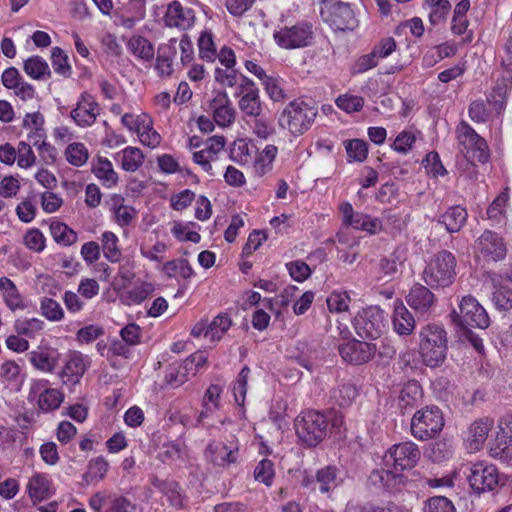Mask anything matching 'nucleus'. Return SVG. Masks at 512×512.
Masks as SVG:
<instances>
[{
	"label": "nucleus",
	"mask_w": 512,
	"mask_h": 512,
	"mask_svg": "<svg viewBox=\"0 0 512 512\" xmlns=\"http://www.w3.org/2000/svg\"><path fill=\"white\" fill-rule=\"evenodd\" d=\"M344 417L336 411L306 409L294 420V428L299 441L306 447H316L327 436L328 427L339 430Z\"/></svg>",
	"instance_id": "obj_1"
},
{
	"label": "nucleus",
	"mask_w": 512,
	"mask_h": 512,
	"mask_svg": "<svg viewBox=\"0 0 512 512\" xmlns=\"http://www.w3.org/2000/svg\"><path fill=\"white\" fill-rule=\"evenodd\" d=\"M456 265L457 260L452 252L438 251L426 262L422 279L431 289L449 287L456 277Z\"/></svg>",
	"instance_id": "obj_2"
},
{
	"label": "nucleus",
	"mask_w": 512,
	"mask_h": 512,
	"mask_svg": "<svg viewBox=\"0 0 512 512\" xmlns=\"http://www.w3.org/2000/svg\"><path fill=\"white\" fill-rule=\"evenodd\" d=\"M455 139L458 151L470 163L485 164L490 159L487 141L465 120H461L455 128Z\"/></svg>",
	"instance_id": "obj_3"
},
{
	"label": "nucleus",
	"mask_w": 512,
	"mask_h": 512,
	"mask_svg": "<svg viewBox=\"0 0 512 512\" xmlns=\"http://www.w3.org/2000/svg\"><path fill=\"white\" fill-rule=\"evenodd\" d=\"M318 109L301 99L289 102L281 111L278 124L293 136L303 135L313 125Z\"/></svg>",
	"instance_id": "obj_4"
},
{
	"label": "nucleus",
	"mask_w": 512,
	"mask_h": 512,
	"mask_svg": "<svg viewBox=\"0 0 512 512\" xmlns=\"http://www.w3.org/2000/svg\"><path fill=\"white\" fill-rule=\"evenodd\" d=\"M419 352L425 365L429 367L440 366L447 352V337L443 327L429 324L420 332Z\"/></svg>",
	"instance_id": "obj_5"
},
{
	"label": "nucleus",
	"mask_w": 512,
	"mask_h": 512,
	"mask_svg": "<svg viewBox=\"0 0 512 512\" xmlns=\"http://www.w3.org/2000/svg\"><path fill=\"white\" fill-rule=\"evenodd\" d=\"M320 16L334 31H353L359 25L353 6L342 0H322Z\"/></svg>",
	"instance_id": "obj_6"
},
{
	"label": "nucleus",
	"mask_w": 512,
	"mask_h": 512,
	"mask_svg": "<svg viewBox=\"0 0 512 512\" xmlns=\"http://www.w3.org/2000/svg\"><path fill=\"white\" fill-rule=\"evenodd\" d=\"M275 43L282 49L293 50L312 45L314 40L313 24L306 20L294 24L279 26L273 33Z\"/></svg>",
	"instance_id": "obj_7"
},
{
	"label": "nucleus",
	"mask_w": 512,
	"mask_h": 512,
	"mask_svg": "<svg viewBox=\"0 0 512 512\" xmlns=\"http://www.w3.org/2000/svg\"><path fill=\"white\" fill-rule=\"evenodd\" d=\"M445 425L442 410L436 405L417 410L411 419V434L420 441L435 438Z\"/></svg>",
	"instance_id": "obj_8"
},
{
	"label": "nucleus",
	"mask_w": 512,
	"mask_h": 512,
	"mask_svg": "<svg viewBox=\"0 0 512 512\" xmlns=\"http://www.w3.org/2000/svg\"><path fill=\"white\" fill-rule=\"evenodd\" d=\"M460 312L453 310V322L460 328L474 327L486 329L490 318L485 308L471 295L464 296L459 304Z\"/></svg>",
	"instance_id": "obj_9"
},
{
	"label": "nucleus",
	"mask_w": 512,
	"mask_h": 512,
	"mask_svg": "<svg viewBox=\"0 0 512 512\" xmlns=\"http://www.w3.org/2000/svg\"><path fill=\"white\" fill-rule=\"evenodd\" d=\"M352 323L361 338L378 339L386 330L384 311L379 306H368L358 311Z\"/></svg>",
	"instance_id": "obj_10"
},
{
	"label": "nucleus",
	"mask_w": 512,
	"mask_h": 512,
	"mask_svg": "<svg viewBox=\"0 0 512 512\" xmlns=\"http://www.w3.org/2000/svg\"><path fill=\"white\" fill-rule=\"evenodd\" d=\"M467 480L477 494L493 491L499 484V471L497 466L492 463L477 461L471 463Z\"/></svg>",
	"instance_id": "obj_11"
},
{
	"label": "nucleus",
	"mask_w": 512,
	"mask_h": 512,
	"mask_svg": "<svg viewBox=\"0 0 512 512\" xmlns=\"http://www.w3.org/2000/svg\"><path fill=\"white\" fill-rule=\"evenodd\" d=\"M420 458V450L412 441L394 444L384 455L383 462L386 467L392 466L394 470L402 472L412 469Z\"/></svg>",
	"instance_id": "obj_12"
},
{
	"label": "nucleus",
	"mask_w": 512,
	"mask_h": 512,
	"mask_svg": "<svg viewBox=\"0 0 512 512\" xmlns=\"http://www.w3.org/2000/svg\"><path fill=\"white\" fill-rule=\"evenodd\" d=\"M29 398L36 400L40 412L50 413L59 409L64 402L65 394L57 388H51L49 380L38 379L31 384Z\"/></svg>",
	"instance_id": "obj_13"
},
{
	"label": "nucleus",
	"mask_w": 512,
	"mask_h": 512,
	"mask_svg": "<svg viewBox=\"0 0 512 512\" xmlns=\"http://www.w3.org/2000/svg\"><path fill=\"white\" fill-rule=\"evenodd\" d=\"M234 96L238 98V108L245 120L263 113L264 105L260 97V90L252 79L245 78L244 83L235 91Z\"/></svg>",
	"instance_id": "obj_14"
},
{
	"label": "nucleus",
	"mask_w": 512,
	"mask_h": 512,
	"mask_svg": "<svg viewBox=\"0 0 512 512\" xmlns=\"http://www.w3.org/2000/svg\"><path fill=\"white\" fill-rule=\"evenodd\" d=\"M233 325L232 318L228 313L217 314L211 322L208 320L198 321L191 329V336L194 338L203 337L209 342H220Z\"/></svg>",
	"instance_id": "obj_15"
},
{
	"label": "nucleus",
	"mask_w": 512,
	"mask_h": 512,
	"mask_svg": "<svg viewBox=\"0 0 512 512\" xmlns=\"http://www.w3.org/2000/svg\"><path fill=\"white\" fill-rule=\"evenodd\" d=\"M474 251L477 257L486 262H498L507 255L504 239L496 232L485 230L475 241Z\"/></svg>",
	"instance_id": "obj_16"
},
{
	"label": "nucleus",
	"mask_w": 512,
	"mask_h": 512,
	"mask_svg": "<svg viewBox=\"0 0 512 512\" xmlns=\"http://www.w3.org/2000/svg\"><path fill=\"white\" fill-rule=\"evenodd\" d=\"M339 212L342 216V226L352 227L358 231H365L371 235L382 230V222L379 218L372 217L362 212L354 211L352 204L348 201L339 205Z\"/></svg>",
	"instance_id": "obj_17"
},
{
	"label": "nucleus",
	"mask_w": 512,
	"mask_h": 512,
	"mask_svg": "<svg viewBox=\"0 0 512 512\" xmlns=\"http://www.w3.org/2000/svg\"><path fill=\"white\" fill-rule=\"evenodd\" d=\"M90 365L91 359L88 355L76 350L70 351L59 372L62 384L69 388L79 384Z\"/></svg>",
	"instance_id": "obj_18"
},
{
	"label": "nucleus",
	"mask_w": 512,
	"mask_h": 512,
	"mask_svg": "<svg viewBox=\"0 0 512 512\" xmlns=\"http://www.w3.org/2000/svg\"><path fill=\"white\" fill-rule=\"evenodd\" d=\"M338 352L344 362L351 365H363L374 358L377 344L352 339L338 346Z\"/></svg>",
	"instance_id": "obj_19"
},
{
	"label": "nucleus",
	"mask_w": 512,
	"mask_h": 512,
	"mask_svg": "<svg viewBox=\"0 0 512 512\" xmlns=\"http://www.w3.org/2000/svg\"><path fill=\"white\" fill-rule=\"evenodd\" d=\"M100 104L95 97L84 91L80 94L74 108L70 112L73 122L81 128L91 127L100 115Z\"/></svg>",
	"instance_id": "obj_20"
},
{
	"label": "nucleus",
	"mask_w": 512,
	"mask_h": 512,
	"mask_svg": "<svg viewBox=\"0 0 512 512\" xmlns=\"http://www.w3.org/2000/svg\"><path fill=\"white\" fill-rule=\"evenodd\" d=\"M94 512H136L137 507L131 500L115 493L97 492L89 499Z\"/></svg>",
	"instance_id": "obj_21"
},
{
	"label": "nucleus",
	"mask_w": 512,
	"mask_h": 512,
	"mask_svg": "<svg viewBox=\"0 0 512 512\" xmlns=\"http://www.w3.org/2000/svg\"><path fill=\"white\" fill-rule=\"evenodd\" d=\"M225 145L226 139L224 136H212L204 143L203 149L193 153L192 160L208 175L215 176L212 162L218 160L219 154L223 152Z\"/></svg>",
	"instance_id": "obj_22"
},
{
	"label": "nucleus",
	"mask_w": 512,
	"mask_h": 512,
	"mask_svg": "<svg viewBox=\"0 0 512 512\" xmlns=\"http://www.w3.org/2000/svg\"><path fill=\"white\" fill-rule=\"evenodd\" d=\"M204 455L214 466L227 467L238 461L239 445L237 442L227 445L220 441L211 440L206 446Z\"/></svg>",
	"instance_id": "obj_23"
},
{
	"label": "nucleus",
	"mask_w": 512,
	"mask_h": 512,
	"mask_svg": "<svg viewBox=\"0 0 512 512\" xmlns=\"http://www.w3.org/2000/svg\"><path fill=\"white\" fill-rule=\"evenodd\" d=\"M214 122L220 127H229L235 121L236 110L225 91H219L209 103Z\"/></svg>",
	"instance_id": "obj_24"
},
{
	"label": "nucleus",
	"mask_w": 512,
	"mask_h": 512,
	"mask_svg": "<svg viewBox=\"0 0 512 512\" xmlns=\"http://www.w3.org/2000/svg\"><path fill=\"white\" fill-rule=\"evenodd\" d=\"M164 22L168 27H175L182 31L189 30L195 23V11L174 0L167 6Z\"/></svg>",
	"instance_id": "obj_25"
},
{
	"label": "nucleus",
	"mask_w": 512,
	"mask_h": 512,
	"mask_svg": "<svg viewBox=\"0 0 512 512\" xmlns=\"http://www.w3.org/2000/svg\"><path fill=\"white\" fill-rule=\"evenodd\" d=\"M493 425L494 421L489 418H480L475 420L468 427L463 438L466 448L470 452L479 451L487 440L488 434L493 428Z\"/></svg>",
	"instance_id": "obj_26"
},
{
	"label": "nucleus",
	"mask_w": 512,
	"mask_h": 512,
	"mask_svg": "<svg viewBox=\"0 0 512 512\" xmlns=\"http://www.w3.org/2000/svg\"><path fill=\"white\" fill-rule=\"evenodd\" d=\"M177 54V39L171 38L157 49L154 70L158 77L168 78L174 72V59Z\"/></svg>",
	"instance_id": "obj_27"
},
{
	"label": "nucleus",
	"mask_w": 512,
	"mask_h": 512,
	"mask_svg": "<svg viewBox=\"0 0 512 512\" xmlns=\"http://www.w3.org/2000/svg\"><path fill=\"white\" fill-rule=\"evenodd\" d=\"M24 383L22 368L15 360H6L0 365V384L9 393L19 392Z\"/></svg>",
	"instance_id": "obj_28"
},
{
	"label": "nucleus",
	"mask_w": 512,
	"mask_h": 512,
	"mask_svg": "<svg viewBox=\"0 0 512 512\" xmlns=\"http://www.w3.org/2000/svg\"><path fill=\"white\" fill-rule=\"evenodd\" d=\"M0 296L5 306L12 312L24 310L26 304L16 284L8 277H0Z\"/></svg>",
	"instance_id": "obj_29"
},
{
	"label": "nucleus",
	"mask_w": 512,
	"mask_h": 512,
	"mask_svg": "<svg viewBox=\"0 0 512 512\" xmlns=\"http://www.w3.org/2000/svg\"><path fill=\"white\" fill-rule=\"evenodd\" d=\"M435 302V295L428 286L416 283L412 286L408 296L407 303L418 312L428 311Z\"/></svg>",
	"instance_id": "obj_30"
},
{
	"label": "nucleus",
	"mask_w": 512,
	"mask_h": 512,
	"mask_svg": "<svg viewBox=\"0 0 512 512\" xmlns=\"http://www.w3.org/2000/svg\"><path fill=\"white\" fill-rule=\"evenodd\" d=\"M52 482L46 473H35L27 483V491L31 500L41 502L52 495Z\"/></svg>",
	"instance_id": "obj_31"
},
{
	"label": "nucleus",
	"mask_w": 512,
	"mask_h": 512,
	"mask_svg": "<svg viewBox=\"0 0 512 512\" xmlns=\"http://www.w3.org/2000/svg\"><path fill=\"white\" fill-rule=\"evenodd\" d=\"M44 117L40 112L27 113L23 119V127L30 129L28 139L33 140L34 145H38L41 142V149H50L51 146L46 144L45 133L43 129Z\"/></svg>",
	"instance_id": "obj_32"
},
{
	"label": "nucleus",
	"mask_w": 512,
	"mask_h": 512,
	"mask_svg": "<svg viewBox=\"0 0 512 512\" xmlns=\"http://www.w3.org/2000/svg\"><path fill=\"white\" fill-rule=\"evenodd\" d=\"M503 277L501 275H494L492 281V296L491 300L494 307L499 311L512 310V288L502 284Z\"/></svg>",
	"instance_id": "obj_33"
},
{
	"label": "nucleus",
	"mask_w": 512,
	"mask_h": 512,
	"mask_svg": "<svg viewBox=\"0 0 512 512\" xmlns=\"http://www.w3.org/2000/svg\"><path fill=\"white\" fill-rule=\"evenodd\" d=\"M467 218L466 208L461 205H454L439 216L438 222L443 224L449 233H456L465 225Z\"/></svg>",
	"instance_id": "obj_34"
},
{
	"label": "nucleus",
	"mask_w": 512,
	"mask_h": 512,
	"mask_svg": "<svg viewBox=\"0 0 512 512\" xmlns=\"http://www.w3.org/2000/svg\"><path fill=\"white\" fill-rule=\"evenodd\" d=\"M92 172L103 186L111 188L118 182V174L113 168L112 162L102 156H98L92 163Z\"/></svg>",
	"instance_id": "obj_35"
},
{
	"label": "nucleus",
	"mask_w": 512,
	"mask_h": 512,
	"mask_svg": "<svg viewBox=\"0 0 512 512\" xmlns=\"http://www.w3.org/2000/svg\"><path fill=\"white\" fill-rule=\"evenodd\" d=\"M403 475L399 471L380 468L373 470L369 475L370 483L378 488L390 491L402 483Z\"/></svg>",
	"instance_id": "obj_36"
},
{
	"label": "nucleus",
	"mask_w": 512,
	"mask_h": 512,
	"mask_svg": "<svg viewBox=\"0 0 512 512\" xmlns=\"http://www.w3.org/2000/svg\"><path fill=\"white\" fill-rule=\"evenodd\" d=\"M278 154V148L275 145H267L262 152L258 153L252 165V172L256 177H263L273 169V163Z\"/></svg>",
	"instance_id": "obj_37"
},
{
	"label": "nucleus",
	"mask_w": 512,
	"mask_h": 512,
	"mask_svg": "<svg viewBox=\"0 0 512 512\" xmlns=\"http://www.w3.org/2000/svg\"><path fill=\"white\" fill-rule=\"evenodd\" d=\"M393 327L399 335H409L415 328V320L402 302L395 303L392 317Z\"/></svg>",
	"instance_id": "obj_38"
},
{
	"label": "nucleus",
	"mask_w": 512,
	"mask_h": 512,
	"mask_svg": "<svg viewBox=\"0 0 512 512\" xmlns=\"http://www.w3.org/2000/svg\"><path fill=\"white\" fill-rule=\"evenodd\" d=\"M111 212L114 222L122 228L130 226L138 214L134 207L124 204V198L120 196L113 199Z\"/></svg>",
	"instance_id": "obj_39"
},
{
	"label": "nucleus",
	"mask_w": 512,
	"mask_h": 512,
	"mask_svg": "<svg viewBox=\"0 0 512 512\" xmlns=\"http://www.w3.org/2000/svg\"><path fill=\"white\" fill-rule=\"evenodd\" d=\"M13 328L18 335L34 339L45 329V322L36 317H20L14 321Z\"/></svg>",
	"instance_id": "obj_40"
},
{
	"label": "nucleus",
	"mask_w": 512,
	"mask_h": 512,
	"mask_svg": "<svg viewBox=\"0 0 512 512\" xmlns=\"http://www.w3.org/2000/svg\"><path fill=\"white\" fill-rule=\"evenodd\" d=\"M104 257L111 263H117L122 258V250L118 236L112 231H104L100 237Z\"/></svg>",
	"instance_id": "obj_41"
},
{
	"label": "nucleus",
	"mask_w": 512,
	"mask_h": 512,
	"mask_svg": "<svg viewBox=\"0 0 512 512\" xmlns=\"http://www.w3.org/2000/svg\"><path fill=\"white\" fill-rule=\"evenodd\" d=\"M222 393L223 387L221 385L211 384L208 386L203 396V410L199 414L198 421H203L208 417L209 413L214 412L220 408Z\"/></svg>",
	"instance_id": "obj_42"
},
{
	"label": "nucleus",
	"mask_w": 512,
	"mask_h": 512,
	"mask_svg": "<svg viewBox=\"0 0 512 512\" xmlns=\"http://www.w3.org/2000/svg\"><path fill=\"white\" fill-rule=\"evenodd\" d=\"M151 484L168 498L172 506L179 507L182 505L181 487L177 482L162 480L154 476L151 478Z\"/></svg>",
	"instance_id": "obj_43"
},
{
	"label": "nucleus",
	"mask_w": 512,
	"mask_h": 512,
	"mask_svg": "<svg viewBox=\"0 0 512 512\" xmlns=\"http://www.w3.org/2000/svg\"><path fill=\"white\" fill-rule=\"evenodd\" d=\"M128 50L138 59L151 63L155 50L153 44L143 36H133L127 43Z\"/></svg>",
	"instance_id": "obj_44"
},
{
	"label": "nucleus",
	"mask_w": 512,
	"mask_h": 512,
	"mask_svg": "<svg viewBox=\"0 0 512 512\" xmlns=\"http://www.w3.org/2000/svg\"><path fill=\"white\" fill-rule=\"evenodd\" d=\"M423 397L422 386L416 380L408 381L402 387L399 395V405L402 408H412L421 402Z\"/></svg>",
	"instance_id": "obj_45"
},
{
	"label": "nucleus",
	"mask_w": 512,
	"mask_h": 512,
	"mask_svg": "<svg viewBox=\"0 0 512 512\" xmlns=\"http://www.w3.org/2000/svg\"><path fill=\"white\" fill-rule=\"evenodd\" d=\"M117 160L121 163V168L127 172H135L144 161V154L137 147L128 146L117 153Z\"/></svg>",
	"instance_id": "obj_46"
},
{
	"label": "nucleus",
	"mask_w": 512,
	"mask_h": 512,
	"mask_svg": "<svg viewBox=\"0 0 512 512\" xmlns=\"http://www.w3.org/2000/svg\"><path fill=\"white\" fill-rule=\"evenodd\" d=\"M423 7L429 10L428 19L431 25L444 22L451 10L449 0H424Z\"/></svg>",
	"instance_id": "obj_47"
},
{
	"label": "nucleus",
	"mask_w": 512,
	"mask_h": 512,
	"mask_svg": "<svg viewBox=\"0 0 512 512\" xmlns=\"http://www.w3.org/2000/svg\"><path fill=\"white\" fill-rule=\"evenodd\" d=\"M49 230L53 240L61 246H71L77 242V233L64 222H52Z\"/></svg>",
	"instance_id": "obj_48"
},
{
	"label": "nucleus",
	"mask_w": 512,
	"mask_h": 512,
	"mask_svg": "<svg viewBox=\"0 0 512 512\" xmlns=\"http://www.w3.org/2000/svg\"><path fill=\"white\" fill-rule=\"evenodd\" d=\"M253 135L261 140H267L275 133L272 121L264 113L257 117H250L245 120Z\"/></svg>",
	"instance_id": "obj_49"
},
{
	"label": "nucleus",
	"mask_w": 512,
	"mask_h": 512,
	"mask_svg": "<svg viewBox=\"0 0 512 512\" xmlns=\"http://www.w3.org/2000/svg\"><path fill=\"white\" fill-rule=\"evenodd\" d=\"M39 312L50 322H60L65 318V312L60 303L48 296L39 298Z\"/></svg>",
	"instance_id": "obj_50"
},
{
	"label": "nucleus",
	"mask_w": 512,
	"mask_h": 512,
	"mask_svg": "<svg viewBox=\"0 0 512 512\" xmlns=\"http://www.w3.org/2000/svg\"><path fill=\"white\" fill-rule=\"evenodd\" d=\"M23 69L32 79L40 80L50 77L51 71L48 63L41 56L33 55L24 61Z\"/></svg>",
	"instance_id": "obj_51"
},
{
	"label": "nucleus",
	"mask_w": 512,
	"mask_h": 512,
	"mask_svg": "<svg viewBox=\"0 0 512 512\" xmlns=\"http://www.w3.org/2000/svg\"><path fill=\"white\" fill-rule=\"evenodd\" d=\"M490 454L512 467V436L498 434L495 443L490 448Z\"/></svg>",
	"instance_id": "obj_52"
},
{
	"label": "nucleus",
	"mask_w": 512,
	"mask_h": 512,
	"mask_svg": "<svg viewBox=\"0 0 512 512\" xmlns=\"http://www.w3.org/2000/svg\"><path fill=\"white\" fill-rule=\"evenodd\" d=\"M215 81L224 87H236V90L244 83L247 76L239 73L235 67L233 68H216Z\"/></svg>",
	"instance_id": "obj_53"
},
{
	"label": "nucleus",
	"mask_w": 512,
	"mask_h": 512,
	"mask_svg": "<svg viewBox=\"0 0 512 512\" xmlns=\"http://www.w3.org/2000/svg\"><path fill=\"white\" fill-rule=\"evenodd\" d=\"M358 395L356 387L351 383H338L332 390L331 399L340 407L352 404Z\"/></svg>",
	"instance_id": "obj_54"
},
{
	"label": "nucleus",
	"mask_w": 512,
	"mask_h": 512,
	"mask_svg": "<svg viewBox=\"0 0 512 512\" xmlns=\"http://www.w3.org/2000/svg\"><path fill=\"white\" fill-rule=\"evenodd\" d=\"M251 373V369L245 365L237 375L236 380L232 384V393L234 396L235 403L244 408L246 394H247V386L248 379Z\"/></svg>",
	"instance_id": "obj_55"
},
{
	"label": "nucleus",
	"mask_w": 512,
	"mask_h": 512,
	"mask_svg": "<svg viewBox=\"0 0 512 512\" xmlns=\"http://www.w3.org/2000/svg\"><path fill=\"white\" fill-rule=\"evenodd\" d=\"M189 376L190 374L183 362H175L166 368L164 380L167 385L176 388L187 382Z\"/></svg>",
	"instance_id": "obj_56"
},
{
	"label": "nucleus",
	"mask_w": 512,
	"mask_h": 512,
	"mask_svg": "<svg viewBox=\"0 0 512 512\" xmlns=\"http://www.w3.org/2000/svg\"><path fill=\"white\" fill-rule=\"evenodd\" d=\"M347 154V161L364 162L368 157V145L362 139H349L343 142Z\"/></svg>",
	"instance_id": "obj_57"
},
{
	"label": "nucleus",
	"mask_w": 512,
	"mask_h": 512,
	"mask_svg": "<svg viewBox=\"0 0 512 512\" xmlns=\"http://www.w3.org/2000/svg\"><path fill=\"white\" fill-rule=\"evenodd\" d=\"M199 56L206 62H214L217 57L216 45L213 39V33L209 30L201 32L198 38Z\"/></svg>",
	"instance_id": "obj_58"
},
{
	"label": "nucleus",
	"mask_w": 512,
	"mask_h": 512,
	"mask_svg": "<svg viewBox=\"0 0 512 512\" xmlns=\"http://www.w3.org/2000/svg\"><path fill=\"white\" fill-rule=\"evenodd\" d=\"M253 475L257 482L267 487L272 486L275 478V466L273 461L267 458L260 460L255 466Z\"/></svg>",
	"instance_id": "obj_59"
},
{
	"label": "nucleus",
	"mask_w": 512,
	"mask_h": 512,
	"mask_svg": "<svg viewBox=\"0 0 512 512\" xmlns=\"http://www.w3.org/2000/svg\"><path fill=\"white\" fill-rule=\"evenodd\" d=\"M65 158L73 166H83L88 158L89 153L86 146L81 142H73L69 144L65 149Z\"/></svg>",
	"instance_id": "obj_60"
},
{
	"label": "nucleus",
	"mask_w": 512,
	"mask_h": 512,
	"mask_svg": "<svg viewBox=\"0 0 512 512\" xmlns=\"http://www.w3.org/2000/svg\"><path fill=\"white\" fill-rule=\"evenodd\" d=\"M328 310L332 313L347 312L351 297L347 291H332L326 299Z\"/></svg>",
	"instance_id": "obj_61"
},
{
	"label": "nucleus",
	"mask_w": 512,
	"mask_h": 512,
	"mask_svg": "<svg viewBox=\"0 0 512 512\" xmlns=\"http://www.w3.org/2000/svg\"><path fill=\"white\" fill-rule=\"evenodd\" d=\"M261 82L266 94L272 101L279 102L285 98L283 80L280 77L267 75Z\"/></svg>",
	"instance_id": "obj_62"
},
{
	"label": "nucleus",
	"mask_w": 512,
	"mask_h": 512,
	"mask_svg": "<svg viewBox=\"0 0 512 512\" xmlns=\"http://www.w3.org/2000/svg\"><path fill=\"white\" fill-rule=\"evenodd\" d=\"M29 360L34 368L46 373L52 372L57 365L56 359L47 351H32Z\"/></svg>",
	"instance_id": "obj_63"
},
{
	"label": "nucleus",
	"mask_w": 512,
	"mask_h": 512,
	"mask_svg": "<svg viewBox=\"0 0 512 512\" xmlns=\"http://www.w3.org/2000/svg\"><path fill=\"white\" fill-rule=\"evenodd\" d=\"M51 62L54 72L63 76L70 77L72 73L71 65L65 52L59 47H53L51 50Z\"/></svg>",
	"instance_id": "obj_64"
}]
</instances>
